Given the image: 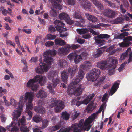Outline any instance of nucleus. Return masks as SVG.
<instances>
[{"instance_id":"1","label":"nucleus","mask_w":132,"mask_h":132,"mask_svg":"<svg viewBox=\"0 0 132 132\" xmlns=\"http://www.w3.org/2000/svg\"><path fill=\"white\" fill-rule=\"evenodd\" d=\"M56 53L55 50H49L46 51L43 54L44 57V61L47 63V64L43 62H41L40 63V68L38 67L35 69L36 72L38 73H42L44 71H47L49 69V67L53 61L52 57V56L56 55Z\"/></svg>"},{"instance_id":"2","label":"nucleus","mask_w":132,"mask_h":132,"mask_svg":"<svg viewBox=\"0 0 132 132\" xmlns=\"http://www.w3.org/2000/svg\"><path fill=\"white\" fill-rule=\"evenodd\" d=\"M130 29H128L122 28L120 30L122 33L120 34H117L114 36V39H123L124 42L120 43L119 44L120 46L123 47H127L132 44V36H128L126 37L125 36H128L129 35V33L126 31H129Z\"/></svg>"},{"instance_id":"3","label":"nucleus","mask_w":132,"mask_h":132,"mask_svg":"<svg viewBox=\"0 0 132 132\" xmlns=\"http://www.w3.org/2000/svg\"><path fill=\"white\" fill-rule=\"evenodd\" d=\"M77 70V66L75 65L73 67H70L68 68L67 70L68 73L65 70L63 71L61 73L62 80L64 83H67L68 77V74H69L71 78L73 77Z\"/></svg>"},{"instance_id":"4","label":"nucleus","mask_w":132,"mask_h":132,"mask_svg":"<svg viewBox=\"0 0 132 132\" xmlns=\"http://www.w3.org/2000/svg\"><path fill=\"white\" fill-rule=\"evenodd\" d=\"M33 95L32 92H26L25 96H22L20 97V100H23L24 103L28 102L26 105V110L32 109L33 108V105L32 104L33 99Z\"/></svg>"},{"instance_id":"5","label":"nucleus","mask_w":132,"mask_h":132,"mask_svg":"<svg viewBox=\"0 0 132 132\" xmlns=\"http://www.w3.org/2000/svg\"><path fill=\"white\" fill-rule=\"evenodd\" d=\"M90 62L89 61H85L83 64L81 65L80 67L81 69L78 72V75H77L74 81L75 83H78L83 78L84 73L82 69L85 70L88 69L90 67L89 64Z\"/></svg>"},{"instance_id":"6","label":"nucleus","mask_w":132,"mask_h":132,"mask_svg":"<svg viewBox=\"0 0 132 132\" xmlns=\"http://www.w3.org/2000/svg\"><path fill=\"white\" fill-rule=\"evenodd\" d=\"M76 78L75 77V79L73 81L71 82L68 86V89H69V88H70L71 89H73L74 87H75L74 90V94H76L78 96H79L81 95L82 93V92L84 88L83 87L82 85H79L78 84L80 82H79L78 83H75L74 81Z\"/></svg>"},{"instance_id":"7","label":"nucleus","mask_w":132,"mask_h":132,"mask_svg":"<svg viewBox=\"0 0 132 132\" xmlns=\"http://www.w3.org/2000/svg\"><path fill=\"white\" fill-rule=\"evenodd\" d=\"M54 24L56 25V29L60 33H62L64 31L66 30V28L63 27L64 26L65 24L59 20H56L54 22ZM68 35V34L67 33L64 34L61 33L59 36L62 38L66 37Z\"/></svg>"},{"instance_id":"8","label":"nucleus","mask_w":132,"mask_h":132,"mask_svg":"<svg viewBox=\"0 0 132 132\" xmlns=\"http://www.w3.org/2000/svg\"><path fill=\"white\" fill-rule=\"evenodd\" d=\"M24 102L23 100H20V101L18 103V106L17 107L18 110H14L12 113L13 116L12 119L14 120H18V117H20L21 114V110L22 109L23 107V104H24Z\"/></svg>"},{"instance_id":"9","label":"nucleus","mask_w":132,"mask_h":132,"mask_svg":"<svg viewBox=\"0 0 132 132\" xmlns=\"http://www.w3.org/2000/svg\"><path fill=\"white\" fill-rule=\"evenodd\" d=\"M110 64L108 65L107 69L109 75L113 74L114 72V69L116 67L118 64V61L116 59L110 58L109 59Z\"/></svg>"},{"instance_id":"10","label":"nucleus","mask_w":132,"mask_h":132,"mask_svg":"<svg viewBox=\"0 0 132 132\" xmlns=\"http://www.w3.org/2000/svg\"><path fill=\"white\" fill-rule=\"evenodd\" d=\"M82 125V123H80L79 125L76 123L72 125L71 127H69L66 128L61 131V132H69L71 130L73 129V132H80L82 129L79 126V125Z\"/></svg>"},{"instance_id":"11","label":"nucleus","mask_w":132,"mask_h":132,"mask_svg":"<svg viewBox=\"0 0 132 132\" xmlns=\"http://www.w3.org/2000/svg\"><path fill=\"white\" fill-rule=\"evenodd\" d=\"M32 79L35 82H37L41 85L43 83H45L47 80L46 77L41 75H38L35 76Z\"/></svg>"},{"instance_id":"12","label":"nucleus","mask_w":132,"mask_h":132,"mask_svg":"<svg viewBox=\"0 0 132 132\" xmlns=\"http://www.w3.org/2000/svg\"><path fill=\"white\" fill-rule=\"evenodd\" d=\"M69 46L68 44H66L64 47H62L59 48L58 50V53L59 55H65L68 53L69 52Z\"/></svg>"},{"instance_id":"13","label":"nucleus","mask_w":132,"mask_h":132,"mask_svg":"<svg viewBox=\"0 0 132 132\" xmlns=\"http://www.w3.org/2000/svg\"><path fill=\"white\" fill-rule=\"evenodd\" d=\"M129 55V57L128 60V63L132 62V51L131 52L130 48H129L126 51V52L122 54L121 55V58L122 60L125 59Z\"/></svg>"},{"instance_id":"14","label":"nucleus","mask_w":132,"mask_h":132,"mask_svg":"<svg viewBox=\"0 0 132 132\" xmlns=\"http://www.w3.org/2000/svg\"><path fill=\"white\" fill-rule=\"evenodd\" d=\"M35 82L32 79H30L27 84V86L28 87L31 88L33 91L36 92L38 87V84H35Z\"/></svg>"},{"instance_id":"15","label":"nucleus","mask_w":132,"mask_h":132,"mask_svg":"<svg viewBox=\"0 0 132 132\" xmlns=\"http://www.w3.org/2000/svg\"><path fill=\"white\" fill-rule=\"evenodd\" d=\"M79 3L80 6L83 8H90L92 4L87 0H79Z\"/></svg>"},{"instance_id":"16","label":"nucleus","mask_w":132,"mask_h":132,"mask_svg":"<svg viewBox=\"0 0 132 132\" xmlns=\"http://www.w3.org/2000/svg\"><path fill=\"white\" fill-rule=\"evenodd\" d=\"M103 14L105 16L110 18L114 16L116 13L115 11H112L110 9H105Z\"/></svg>"},{"instance_id":"17","label":"nucleus","mask_w":132,"mask_h":132,"mask_svg":"<svg viewBox=\"0 0 132 132\" xmlns=\"http://www.w3.org/2000/svg\"><path fill=\"white\" fill-rule=\"evenodd\" d=\"M119 84L117 81L113 84L110 92L109 94L112 95L117 90L119 86Z\"/></svg>"},{"instance_id":"18","label":"nucleus","mask_w":132,"mask_h":132,"mask_svg":"<svg viewBox=\"0 0 132 132\" xmlns=\"http://www.w3.org/2000/svg\"><path fill=\"white\" fill-rule=\"evenodd\" d=\"M98 77L92 72L87 76V78L88 81L93 82L96 80Z\"/></svg>"},{"instance_id":"19","label":"nucleus","mask_w":132,"mask_h":132,"mask_svg":"<svg viewBox=\"0 0 132 132\" xmlns=\"http://www.w3.org/2000/svg\"><path fill=\"white\" fill-rule=\"evenodd\" d=\"M84 121V120L83 119H81L79 122V123L78 124L80 123H82V125H79V126L81 128V127L82 126H87L88 125H89L91 123L92 121H93L92 120V119L90 118L89 117L88 118L86 119V120L85 121L84 123H82V121Z\"/></svg>"},{"instance_id":"20","label":"nucleus","mask_w":132,"mask_h":132,"mask_svg":"<svg viewBox=\"0 0 132 132\" xmlns=\"http://www.w3.org/2000/svg\"><path fill=\"white\" fill-rule=\"evenodd\" d=\"M47 94L46 92L43 90H39L36 95V96L38 98H43L47 97Z\"/></svg>"},{"instance_id":"21","label":"nucleus","mask_w":132,"mask_h":132,"mask_svg":"<svg viewBox=\"0 0 132 132\" xmlns=\"http://www.w3.org/2000/svg\"><path fill=\"white\" fill-rule=\"evenodd\" d=\"M107 64L106 61L102 60L98 63L97 66L102 69H104L106 67Z\"/></svg>"},{"instance_id":"22","label":"nucleus","mask_w":132,"mask_h":132,"mask_svg":"<svg viewBox=\"0 0 132 132\" xmlns=\"http://www.w3.org/2000/svg\"><path fill=\"white\" fill-rule=\"evenodd\" d=\"M34 111L37 113L43 114L45 113V109L41 106H35L34 108Z\"/></svg>"},{"instance_id":"23","label":"nucleus","mask_w":132,"mask_h":132,"mask_svg":"<svg viewBox=\"0 0 132 132\" xmlns=\"http://www.w3.org/2000/svg\"><path fill=\"white\" fill-rule=\"evenodd\" d=\"M74 17L76 18L79 19L81 22L83 23H84L85 20L83 18L81 17L79 11H75L74 14Z\"/></svg>"},{"instance_id":"24","label":"nucleus","mask_w":132,"mask_h":132,"mask_svg":"<svg viewBox=\"0 0 132 132\" xmlns=\"http://www.w3.org/2000/svg\"><path fill=\"white\" fill-rule=\"evenodd\" d=\"M52 5L53 8H62V6L58 3L55 0H50Z\"/></svg>"},{"instance_id":"25","label":"nucleus","mask_w":132,"mask_h":132,"mask_svg":"<svg viewBox=\"0 0 132 132\" xmlns=\"http://www.w3.org/2000/svg\"><path fill=\"white\" fill-rule=\"evenodd\" d=\"M56 45L60 46H63L65 45L66 44V42L63 40L61 39H56L54 41Z\"/></svg>"},{"instance_id":"26","label":"nucleus","mask_w":132,"mask_h":132,"mask_svg":"<svg viewBox=\"0 0 132 132\" xmlns=\"http://www.w3.org/2000/svg\"><path fill=\"white\" fill-rule=\"evenodd\" d=\"M57 106L54 108V111L56 112H59L61 110L64 108V104L62 101L58 103Z\"/></svg>"},{"instance_id":"27","label":"nucleus","mask_w":132,"mask_h":132,"mask_svg":"<svg viewBox=\"0 0 132 132\" xmlns=\"http://www.w3.org/2000/svg\"><path fill=\"white\" fill-rule=\"evenodd\" d=\"M50 101V104L49 106L50 108H52L56 106L59 103V101L55 98H51Z\"/></svg>"},{"instance_id":"28","label":"nucleus","mask_w":132,"mask_h":132,"mask_svg":"<svg viewBox=\"0 0 132 132\" xmlns=\"http://www.w3.org/2000/svg\"><path fill=\"white\" fill-rule=\"evenodd\" d=\"M105 78V76H103L102 77L100 78L99 80L97 81L95 80L94 83V86L97 87L100 86L103 83V81Z\"/></svg>"},{"instance_id":"29","label":"nucleus","mask_w":132,"mask_h":132,"mask_svg":"<svg viewBox=\"0 0 132 132\" xmlns=\"http://www.w3.org/2000/svg\"><path fill=\"white\" fill-rule=\"evenodd\" d=\"M13 123H12L9 126H7L6 128L9 131H10L11 132H19V128L16 126L13 127L10 129V128L12 126Z\"/></svg>"},{"instance_id":"30","label":"nucleus","mask_w":132,"mask_h":132,"mask_svg":"<svg viewBox=\"0 0 132 132\" xmlns=\"http://www.w3.org/2000/svg\"><path fill=\"white\" fill-rule=\"evenodd\" d=\"M48 77L50 80H52L54 77H56L58 76L57 73L55 71H51L48 73Z\"/></svg>"},{"instance_id":"31","label":"nucleus","mask_w":132,"mask_h":132,"mask_svg":"<svg viewBox=\"0 0 132 132\" xmlns=\"http://www.w3.org/2000/svg\"><path fill=\"white\" fill-rule=\"evenodd\" d=\"M61 81L60 78L58 76L52 79V85L54 87H55L57 84L60 83Z\"/></svg>"},{"instance_id":"32","label":"nucleus","mask_w":132,"mask_h":132,"mask_svg":"<svg viewBox=\"0 0 132 132\" xmlns=\"http://www.w3.org/2000/svg\"><path fill=\"white\" fill-rule=\"evenodd\" d=\"M86 16L88 20L92 21V22L95 23L97 20V18L96 17L92 15L86 14Z\"/></svg>"},{"instance_id":"33","label":"nucleus","mask_w":132,"mask_h":132,"mask_svg":"<svg viewBox=\"0 0 132 132\" xmlns=\"http://www.w3.org/2000/svg\"><path fill=\"white\" fill-rule=\"evenodd\" d=\"M57 64L59 67L63 68L67 65V63L64 59H61L58 61Z\"/></svg>"},{"instance_id":"34","label":"nucleus","mask_w":132,"mask_h":132,"mask_svg":"<svg viewBox=\"0 0 132 132\" xmlns=\"http://www.w3.org/2000/svg\"><path fill=\"white\" fill-rule=\"evenodd\" d=\"M96 108L93 104H89L86 108V110L87 112L89 113L93 111Z\"/></svg>"},{"instance_id":"35","label":"nucleus","mask_w":132,"mask_h":132,"mask_svg":"<svg viewBox=\"0 0 132 132\" xmlns=\"http://www.w3.org/2000/svg\"><path fill=\"white\" fill-rule=\"evenodd\" d=\"M93 3L99 8H103V5L98 0H91Z\"/></svg>"},{"instance_id":"36","label":"nucleus","mask_w":132,"mask_h":132,"mask_svg":"<svg viewBox=\"0 0 132 132\" xmlns=\"http://www.w3.org/2000/svg\"><path fill=\"white\" fill-rule=\"evenodd\" d=\"M103 48V47H102L101 48H99L97 52L93 55V57L95 58H98L100 57L104 51L103 50H102V49Z\"/></svg>"},{"instance_id":"37","label":"nucleus","mask_w":132,"mask_h":132,"mask_svg":"<svg viewBox=\"0 0 132 132\" xmlns=\"http://www.w3.org/2000/svg\"><path fill=\"white\" fill-rule=\"evenodd\" d=\"M69 16L65 13H62L59 15V18L61 20H64L65 21L69 18Z\"/></svg>"},{"instance_id":"38","label":"nucleus","mask_w":132,"mask_h":132,"mask_svg":"<svg viewBox=\"0 0 132 132\" xmlns=\"http://www.w3.org/2000/svg\"><path fill=\"white\" fill-rule=\"evenodd\" d=\"M124 19L121 17H118L113 21L114 23L115 24L118 23L121 24L124 22Z\"/></svg>"},{"instance_id":"39","label":"nucleus","mask_w":132,"mask_h":132,"mask_svg":"<svg viewBox=\"0 0 132 132\" xmlns=\"http://www.w3.org/2000/svg\"><path fill=\"white\" fill-rule=\"evenodd\" d=\"M61 117L66 120H68L70 118V114L66 111L63 112L61 114Z\"/></svg>"},{"instance_id":"40","label":"nucleus","mask_w":132,"mask_h":132,"mask_svg":"<svg viewBox=\"0 0 132 132\" xmlns=\"http://www.w3.org/2000/svg\"><path fill=\"white\" fill-rule=\"evenodd\" d=\"M77 31L80 34H84L89 32V30L87 28L77 29Z\"/></svg>"},{"instance_id":"41","label":"nucleus","mask_w":132,"mask_h":132,"mask_svg":"<svg viewBox=\"0 0 132 132\" xmlns=\"http://www.w3.org/2000/svg\"><path fill=\"white\" fill-rule=\"evenodd\" d=\"M25 119L24 116L22 117L21 119H19L18 120L17 122L18 126H20L21 125V126L24 125H25Z\"/></svg>"},{"instance_id":"42","label":"nucleus","mask_w":132,"mask_h":132,"mask_svg":"<svg viewBox=\"0 0 132 132\" xmlns=\"http://www.w3.org/2000/svg\"><path fill=\"white\" fill-rule=\"evenodd\" d=\"M42 120V118L40 116L37 115L34 116L32 119L36 123L40 122Z\"/></svg>"},{"instance_id":"43","label":"nucleus","mask_w":132,"mask_h":132,"mask_svg":"<svg viewBox=\"0 0 132 132\" xmlns=\"http://www.w3.org/2000/svg\"><path fill=\"white\" fill-rule=\"evenodd\" d=\"M61 127V123H59L54 126H52L50 129V130L52 131H55L59 129Z\"/></svg>"},{"instance_id":"44","label":"nucleus","mask_w":132,"mask_h":132,"mask_svg":"<svg viewBox=\"0 0 132 132\" xmlns=\"http://www.w3.org/2000/svg\"><path fill=\"white\" fill-rule=\"evenodd\" d=\"M82 59L81 55H78L76 54V56L74 59V61L75 64H78Z\"/></svg>"},{"instance_id":"45","label":"nucleus","mask_w":132,"mask_h":132,"mask_svg":"<svg viewBox=\"0 0 132 132\" xmlns=\"http://www.w3.org/2000/svg\"><path fill=\"white\" fill-rule=\"evenodd\" d=\"M95 42L96 43L98 44L99 46H101L104 44L105 40L103 39H101L99 38L95 39Z\"/></svg>"},{"instance_id":"46","label":"nucleus","mask_w":132,"mask_h":132,"mask_svg":"<svg viewBox=\"0 0 132 132\" xmlns=\"http://www.w3.org/2000/svg\"><path fill=\"white\" fill-rule=\"evenodd\" d=\"M109 35L107 34H101L97 36L98 38L99 39L108 38L110 37Z\"/></svg>"},{"instance_id":"47","label":"nucleus","mask_w":132,"mask_h":132,"mask_svg":"<svg viewBox=\"0 0 132 132\" xmlns=\"http://www.w3.org/2000/svg\"><path fill=\"white\" fill-rule=\"evenodd\" d=\"M76 56V54L75 53H70L68 56V57L70 60H74V59Z\"/></svg>"},{"instance_id":"48","label":"nucleus","mask_w":132,"mask_h":132,"mask_svg":"<svg viewBox=\"0 0 132 132\" xmlns=\"http://www.w3.org/2000/svg\"><path fill=\"white\" fill-rule=\"evenodd\" d=\"M48 121L46 119H45L42 121V127L43 128H46L48 124Z\"/></svg>"},{"instance_id":"49","label":"nucleus","mask_w":132,"mask_h":132,"mask_svg":"<svg viewBox=\"0 0 132 132\" xmlns=\"http://www.w3.org/2000/svg\"><path fill=\"white\" fill-rule=\"evenodd\" d=\"M20 129L21 132H29V128L25 126L21 127Z\"/></svg>"},{"instance_id":"50","label":"nucleus","mask_w":132,"mask_h":132,"mask_svg":"<svg viewBox=\"0 0 132 132\" xmlns=\"http://www.w3.org/2000/svg\"><path fill=\"white\" fill-rule=\"evenodd\" d=\"M92 72L98 77L101 73L100 70L98 69L94 68Z\"/></svg>"},{"instance_id":"51","label":"nucleus","mask_w":132,"mask_h":132,"mask_svg":"<svg viewBox=\"0 0 132 132\" xmlns=\"http://www.w3.org/2000/svg\"><path fill=\"white\" fill-rule=\"evenodd\" d=\"M68 44L69 45V52L70 51L71 49H77L78 47L79 46L77 45H75V44H72V45H70L69 44Z\"/></svg>"},{"instance_id":"52","label":"nucleus","mask_w":132,"mask_h":132,"mask_svg":"<svg viewBox=\"0 0 132 132\" xmlns=\"http://www.w3.org/2000/svg\"><path fill=\"white\" fill-rule=\"evenodd\" d=\"M80 99V97H77L75 99L73 100L77 101L76 105L77 106H79L80 105L82 104V101H80L79 100Z\"/></svg>"},{"instance_id":"53","label":"nucleus","mask_w":132,"mask_h":132,"mask_svg":"<svg viewBox=\"0 0 132 132\" xmlns=\"http://www.w3.org/2000/svg\"><path fill=\"white\" fill-rule=\"evenodd\" d=\"M50 14L52 16L55 17L57 15V12L55 9H51L50 11Z\"/></svg>"},{"instance_id":"54","label":"nucleus","mask_w":132,"mask_h":132,"mask_svg":"<svg viewBox=\"0 0 132 132\" xmlns=\"http://www.w3.org/2000/svg\"><path fill=\"white\" fill-rule=\"evenodd\" d=\"M47 39L48 40H52L55 39L56 38L55 35H52L51 34H49L47 35Z\"/></svg>"},{"instance_id":"55","label":"nucleus","mask_w":132,"mask_h":132,"mask_svg":"<svg viewBox=\"0 0 132 132\" xmlns=\"http://www.w3.org/2000/svg\"><path fill=\"white\" fill-rule=\"evenodd\" d=\"M26 111L28 113L27 114L29 116V118H28V119L30 120L31 119L33 116L32 112L28 110H26Z\"/></svg>"},{"instance_id":"56","label":"nucleus","mask_w":132,"mask_h":132,"mask_svg":"<svg viewBox=\"0 0 132 132\" xmlns=\"http://www.w3.org/2000/svg\"><path fill=\"white\" fill-rule=\"evenodd\" d=\"M49 31L51 33L55 34L56 29L54 26L51 25L49 28Z\"/></svg>"},{"instance_id":"57","label":"nucleus","mask_w":132,"mask_h":132,"mask_svg":"<svg viewBox=\"0 0 132 132\" xmlns=\"http://www.w3.org/2000/svg\"><path fill=\"white\" fill-rule=\"evenodd\" d=\"M127 63V62L126 61L121 64L120 67L118 69L119 72H120L123 69Z\"/></svg>"},{"instance_id":"58","label":"nucleus","mask_w":132,"mask_h":132,"mask_svg":"<svg viewBox=\"0 0 132 132\" xmlns=\"http://www.w3.org/2000/svg\"><path fill=\"white\" fill-rule=\"evenodd\" d=\"M54 43L53 42L51 41H49L45 43V45L47 47L51 46L54 45Z\"/></svg>"},{"instance_id":"59","label":"nucleus","mask_w":132,"mask_h":132,"mask_svg":"<svg viewBox=\"0 0 132 132\" xmlns=\"http://www.w3.org/2000/svg\"><path fill=\"white\" fill-rule=\"evenodd\" d=\"M65 21L67 24L70 25L74 23V21L70 19L69 16L68 18Z\"/></svg>"},{"instance_id":"60","label":"nucleus","mask_w":132,"mask_h":132,"mask_svg":"<svg viewBox=\"0 0 132 132\" xmlns=\"http://www.w3.org/2000/svg\"><path fill=\"white\" fill-rule=\"evenodd\" d=\"M104 2L105 4H106L110 6H111L113 5V4L111 2L109 1L108 0H105L104 1Z\"/></svg>"},{"instance_id":"61","label":"nucleus","mask_w":132,"mask_h":132,"mask_svg":"<svg viewBox=\"0 0 132 132\" xmlns=\"http://www.w3.org/2000/svg\"><path fill=\"white\" fill-rule=\"evenodd\" d=\"M10 104L14 106H15L17 104L16 101L13 99H10Z\"/></svg>"},{"instance_id":"62","label":"nucleus","mask_w":132,"mask_h":132,"mask_svg":"<svg viewBox=\"0 0 132 132\" xmlns=\"http://www.w3.org/2000/svg\"><path fill=\"white\" fill-rule=\"evenodd\" d=\"M6 42L7 44H10L11 45L13 46L14 47H15V45L14 43H13L10 40H7Z\"/></svg>"},{"instance_id":"63","label":"nucleus","mask_w":132,"mask_h":132,"mask_svg":"<svg viewBox=\"0 0 132 132\" xmlns=\"http://www.w3.org/2000/svg\"><path fill=\"white\" fill-rule=\"evenodd\" d=\"M123 4L124 6V7L126 8H128L129 4L127 0H123Z\"/></svg>"},{"instance_id":"64","label":"nucleus","mask_w":132,"mask_h":132,"mask_svg":"<svg viewBox=\"0 0 132 132\" xmlns=\"http://www.w3.org/2000/svg\"><path fill=\"white\" fill-rule=\"evenodd\" d=\"M0 118L1 121L3 122H5L6 120V118L5 115L4 114H2L0 116Z\"/></svg>"}]
</instances>
